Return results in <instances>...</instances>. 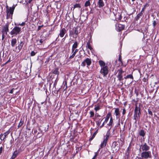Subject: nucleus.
Here are the masks:
<instances>
[{
    "label": "nucleus",
    "mask_w": 159,
    "mask_h": 159,
    "mask_svg": "<svg viewBox=\"0 0 159 159\" xmlns=\"http://www.w3.org/2000/svg\"><path fill=\"white\" fill-rule=\"evenodd\" d=\"M139 134L140 135L143 137L145 135L144 131L143 130H141L139 133Z\"/></svg>",
    "instance_id": "a878e982"
},
{
    "label": "nucleus",
    "mask_w": 159,
    "mask_h": 159,
    "mask_svg": "<svg viewBox=\"0 0 159 159\" xmlns=\"http://www.w3.org/2000/svg\"><path fill=\"white\" fill-rule=\"evenodd\" d=\"M75 48L72 47V53H74V52L75 51Z\"/></svg>",
    "instance_id": "603ef678"
},
{
    "label": "nucleus",
    "mask_w": 159,
    "mask_h": 159,
    "mask_svg": "<svg viewBox=\"0 0 159 159\" xmlns=\"http://www.w3.org/2000/svg\"><path fill=\"white\" fill-rule=\"evenodd\" d=\"M3 148L1 147L0 148V154L2 152Z\"/></svg>",
    "instance_id": "49530a36"
},
{
    "label": "nucleus",
    "mask_w": 159,
    "mask_h": 159,
    "mask_svg": "<svg viewBox=\"0 0 159 159\" xmlns=\"http://www.w3.org/2000/svg\"><path fill=\"white\" fill-rule=\"evenodd\" d=\"M113 122V119H112V117H111L110 118L109 122V123L108 124H107V125L108 126H111L112 125Z\"/></svg>",
    "instance_id": "b1692460"
},
{
    "label": "nucleus",
    "mask_w": 159,
    "mask_h": 159,
    "mask_svg": "<svg viewBox=\"0 0 159 159\" xmlns=\"http://www.w3.org/2000/svg\"><path fill=\"white\" fill-rule=\"evenodd\" d=\"M145 8V5L144 7H143V8L142 9V10L140 12L143 13V11H144Z\"/></svg>",
    "instance_id": "a18cd8bd"
},
{
    "label": "nucleus",
    "mask_w": 159,
    "mask_h": 159,
    "mask_svg": "<svg viewBox=\"0 0 159 159\" xmlns=\"http://www.w3.org/2000/svg\"><path fill=\"white\" fill-rule=\"evenodd\" d=\"M148 114L151 115V116H152V111L150 110L149 109L148 110Z\"/></svg>",
    "instance_id": "58836bf2"
},
{
    "label": "nucleus",
    "mask_w": 159,
    "mask_h": 159,
    "mask_svg": "<svg viewBox=\"0 0 159 159\" xmlns=\"http://www.w3.org/2000/svg\"><path fill=\"white\" fill-rule=\"evenodd\" d=\"M97 156V154H96L94 156V157L93 158V159H95V158Z\"/></svg>",
    "instance_id": "5fc2aeb1"
},
{
    "label": "nucleus",
    "mask_w": 159,
    "mask_h": 159,
    "mask_svg": "<svg viewBox=\"0 0 159 159\" xmlns=\"http://www.w3.org/2000/svg\"><path fill=\"white\" fill-rule=\"evenodd\" d=\"M98 5L99 8H101L104 6V3L103 0H99L98 3Z\"/></svg>",
    "instance_id": "2eb2a0df"
},
{
    "label": "nucleus",
    "mask_w": 159,
    "mask_h": 159,
    "mask_svg": "<svg viewBox=\"0 0 159 159\" xmlns=\"http://www.w3.org/2000/svg\"><path fill=\"white\" fill-rule=\"evenodd\" d=\"M133 2L135 0H132Z\"/></svg>",
    "instance_id": "e2e57ef3"
},
{
    "label": "nucleus",
    "mask_w": 159,
    "mask_h": 159,
    "mask_svg": "<svg viewBox=\"0 0 159 159\" xmlns=\"http://www.w3.org/2000/svg\"><path fill=\"white\" fill-rule=\"evenodd\" d=\"M99 64L101 67V68H104L107 67L105 63L102 61H99Z\"/></svg>",
    "instance_id": "f3484780"
},
{
    "label": "nucleus",
    "mask_w": 159,
    "mask_h": 159,
    "mask_svg": "<svg viewBox=\"0 0 159 159\" xmlns=\"http://www.w3.org/2000/svg\"><path fill=\"white\" fill-rule=\"evenodd\" d=\"M9 8L10 7H9L7 6L6 7L7 10H8V9H9Z\"/></svg>",
    "instance_id": "4d7b16f0"
},
{
    "label": "nucleus",
    "mask_w": 159,
    "mask_h": 159,
    "mask_svg": "<svg viewBox=\"0 0 159 159\" xmlns=\"http://www.w3.org/2000/svg\"><path fill=\"white\" fill-rule=\"evenodd\" d=\"M52 73L54 74L57 75H58L59 73L58 71V68H55L53 71Z\"/></svg>",
    "instance_id": "aec40b11"
},
{
    "label": "nucleus",
    "mask_w": 159,
    "mask_h": 159,
    "mask_svg": "<svg viewBox=\"0 0 159 159\" xmlns=\"http://www.w3.org/2000/svg\"><path fill=\"white\" fill-rule=\"evenodd\" d=\"M78 43L77 41H75L74 44L73 45L72 47L76 49L78 46Z\"/></svg>",
    "instance_id": "bb28decb"
},
{
    "label": "nucleus",
    "mask_w": 159,
    "mask_h": 159,
    "mask_svg": "<svg viewBox=\"0 0 159 159\" xmlns=\"http://www.w3.org/2000/svg\"><path fill=\"white\" fill-rule=\"evenodd\" d=\"M111 114L110 113H108L107 114V115L106 116V119L104 121V122H105V123H107V122L110 117L111 116Z\"/></svg>",
    "instance_id": "a211bd4d"
},
{
    "label": "nucleus",
    "mask_w": 159,
    "mask_h": 159,
    "mask_svg": "<svg viewBox=\"0 0 159 159\" xmlns=\"http://www.w3.org/2000/svg\"><path fill=\"white\" fill-rule=\"evenodd\" d=\"M87 47L90 50H91L92 49V48L91 47V45L88 42L87 43Z\"/></svg>",
    "instance_id": "7c9ffc66"
},
{
    "label": "nucleus",
    "mask_w": 159,
    "mask_h": 159,
    "mask_svg": "<svg viewBox=\"0 0 159 159\" xmlns=\"http://www.w3.org/2000/svg\"><path fill=\"white\" fill-rule=\"evenodd\" d=\"M33 0H29L28 2L30 3L31 1H33Z\"/></svg>",
    "instance_id": "13d9d810"
},
{
    "label": "nucleus",
    "mask_w": 159,
    "mask_h": 159,
    "mask_svg": "<svg viewBox=\"0 0 159 159\" xmlns=\"http://www.w3.org/2000/svg\"><path fill=\"white\" fill-rule=\"evenodd\" d=\"M118 27L119 28V30L120 31L124 29L125 28V26L122 24H119L118 25Z\"/></svg>",
    "instance_id": "6ab92c4d"
},
{
    "label": "nucleus",
    "mask_w": 159,
    "mask_h": 159,
    "mask_svg": "<svg viewBox=\"0 0 159 159\" xmlns=\"http://www.w3.org/2000/svg\"><path fill=\"white\" fill-rule=\"evenodd\" d=\"M43 25H41V26H39V27H38V31H39V30H40L41 29V28L43 27Z\"/></svg>",
    "instance_id": "c03bdc74"
},
{
    "label": "nucleus",
    "mask_w": 159,
    "mask_h": 159,
    "mask_svg": "<svg viewBox=\"0 0 159 159\" xmlns=\"http://www.w3.org/2000/svg\"><path fill=\"white\" fill-rule=\"evenodd\" d=\"M124 78L125 79L130 78V79H132V80H133V77L132 75L129 74V75H128L126 76Z\"/></svg>",
    "instance_id": "5701e85b"
},
{
    "label": "nucleus",
    "mask_w": 159,
    "mask_h": 159,
    "mask_svg": "<svg viewBox=\"0 0 159 159\" xmlns=\"http://www.w3.org/2000/svg\"><path fill=\"white\" fill-rule=\"evenodd\" d=\"M97 133V130H96L93 134V135H92V137H91V138H90L89 139V140L90 141H91V140H92L94 138V137H95L96 135V134Z\"/></svg>",
    "instance_id": "cd10ccee"
},
{
    "label": "nucleus",
    "mask_w": 159,
    "mask_h": 159,
    "mask_svg": "<svg viewBox=\"0 0 159 159\" xmlns=\"http://www.w3.org/2000/svg\"><path fill=\"white\" fill-rule=\"evenodd\" d=\"M122 83V85L123 84V83L122 82H121Z\"/></svg>",
    "instance_id": "0e129e2a"
},
{
    "label": "nucleus",
    "mask_w": 159,
    "mask_h": 159,
    "mask_svg": "<svg viewBox=\"0 0 159 159\" xmlns=\"http://www.w3.org/2000/svg\"><path fill=\"white\" fill-rule=\"evenodd\" d=\"M13 89H13V88L12 89H11V90H10V92H9V93H13Z\"/></svg>",
    "instance_id": "3c124183"
},
{
    "label": "nucleus",
    "mask_w": 159,
    "mask_h": 159,
    "mask_svg": "<svg viewBox=\"0 0 159 159\" xmlns=\"http://www.w3.org/2000/svg\"><path fill=\"white\" fill-rule=\"evenodd\" d=\"M109 138V135H106V138H105L104 139V140L101 143L100 145V148H102L103 147H105L107 144V140Z\"/></svg>",
    "instance_id": "1a4fd4ad"
},
{
    "label": "nucleus",
    "mask_w": 159,
    "mask_h": 159,
    "mask_svg": "<svg viewBox=\"0 0 159 159\" xmlns=\"http://www.w3.org/2000/svg\"><path fill=\"white\" fill-rule=\"evenodd\" d=\"M119 17L118 19V20H120L121 19V15H119Z\"/></svg>",
    "instance_id": "864d4df0"
},
{
    "label": "nucleus",
    "mask_w": 159,
    "mask_h": 159,
    "mask_svg": "<svg viewBox=\"0 0 159 159\" xmlns=\"http://www.w3.org/2000/svg\"><path fill=\"white\" fill-rule=\"evenodd\" d=\"M156 24H157L155 20L153 21V26L154 27H155V26L156 25Z\"/></svg>",
    "instance_id": "37998d69"
},
{
    "label": "nucleus",
    "mask_w": 159,
    "mask_h": 159,
    "mask_svg": "<svg viewBox=\"0 0 159 159\" xmlns=\"http://www.w3.org/2000/svg\"><path fill=\"white\" fill-rule=\"evenodd\" d=\"M138 159H143L142 158H141L140 157H137Z\"/></svg>",
    "instance_id": "bf43d9fd"
},
{
    "label": "nucleus",
    "mask_w": 159,
    "mask_h": 159,
    "mask_svg": "<svg viewBox=\"0 0 159 159\" xmlns=\"http://www.w3.org/2000/svg\"><path fill=\"white\" fill-rule=\"evenodd\" d=\"M9 24L7 23L2 27V33L5 32L6 34L7 35V32L9 31Z\"/></svg>",
    "instance_id": "9d476101"
},
{
    "label": "nucleus",
    "mask_w": 159,
    "mask_h": 159,
    "mask_svg": "<svg viewBox=\"0 0 159 159\" xmlns=\"http://www.w3.org/2000/svg\"><path fill=\"white\" fill-rule=\"evenodd\" d=\"M15 8V6H13L12 7H10L9 9L7 10V13H8L13 15V12Z\"/></svg>",
    "instance_id": "4468645a"
},
{
    "label": "nucleus",
    "mask_w": 159,
    "mask_h": 159,
    "mask_svg": "<svg viewBox=\"0 0 159 159\" xmlns=\"http://www.w3.org/2000/svg\"><path fill=\"white\" fill-rule=\"evenodd\" d=\"M75 55V53H73V54L69 57V59H72V58L74 57Z\"/></svg>",
    "instance_id": "e433bc0d"
},
{
    "label": "nucleus",
    "mask_w": 159,
    "mask_h": 159,
    "mask_svg": "<svg viewBox=\"0 0 159 159\" xmlns=\"http://www.w3.org/2000/svg\"><path fill=\"white\" fill-rule=\"evenodd\" d=\"M37 53L36 51H32L31 52L30 55L31 56H34Z\"/></svg>",
    "instance_id": "2f4dec72"
},
{
    "label": "nucleus",
    "mask_w": 159,
    "mask_h": 159,
    "mask_svg": "<svg viewBox=\"0 0 159 159\" xmlns=\"http://www.w3.org/2000/svg\"><path fill=\"white\" fill-rule=\"evenodd\" d=\"M17 156V154L15 152H14V153H13V154L12 156V157H11V158L12 159H14Z\"/></svg>",
    "instance_id": "72a5a7b5"
},
{
    "label": "nucleus",
    "mask_w": 159,
    "mask_h": 159,
    "mask_svg": "<svg viewBox=\"0 0 159 159\" xmlns=\"http://www.w3.org/2000/svg\"><path fill=\"white\" fill-rule=\"evenodd\" d=\"M105 123V122H104H104L102 123V125L100 127H103V126H104V123Z\"/></svg>",
    "instance_id": "6e6d98bb"
},
{
    "label": "nucleus",
    "mask_w": 159,
    "mask_h": 159,
    "mask_svg": "<svg viewBox=\"0 0 159 159\" xmlns=\"http://www.w3.org/2000/svg\"><path fill=\"white\" fill-rule=\"evenodd\" d=\"M150 148L146 143H144L140 146L139 150L140 152L148 151Z\"/></svg>",
    "instance_id": "20e7f679"
},
{
    "label": "nucleus",
    "mask_w": 159,
    "mask_h": 159,
    "mask_svg": "<svg viewBox=\"0 0 159 159\" xmlns=\"http://www.w3.org/2000/svg\"><path fill=\"white\" fill-rule=\"evenodd\" d=\"M90 0H88L87 1H86L85 3L84 6L86 7L89 6L90 5Z\"/></svg>",
    "instance_id": "393cba45"
},
{
    "label": "nucleus",
    "mask_w": 159,
    "mask_h": 159,
    "mask_svg": "<svg viewBox=\"0 0 159 159\" xmlns=\"http://www.w3.org/2000/svg\"><path fill=\"white\" fill-rule=\"evenodd\" d=\"M100 124V122H98V124H97V125H99Z\"/></svg>",
    "instance_id": "052dcab7"
},
{
    "label": "nucleus",
    "mask_w": 159,
    "mask_h": 159,
    "mask_svg": "<svg viewBox=\"0 0 159 159\" xmlns=\"http://www.w3.org/2000/svg\"><path fill=\"white\" fill-rule=\"evenodd\" d=\"M81 6L80 4L78 3H77L75 4V5H74L73 8L74 9L76 8H81Z\"/></svg>",
    "instance_id": "c85d7f7f"
},
{
    "label": "nucleus",
    "mask_w": 159,
    "mask_h": 159,
    "mask_svg": "<svg viewBox=\"0 0 159 159\" xmlns=\"http://www.w3.org/2000/svg\"><path fill=\"white\" fill-rule=\"evenodd\" d=\"M92 63V61L91 59L87 58L84 60L82 62L81 65L83 67H84L86 65H87V67H89V66H90Z\"/></svg>",
    "instance_id": "39448f33"
},
{
    "label": "nucleus",
    "mask_w": 159,
    "mask_h": 159,
    "mask_svg": "<svg viewBox=\"0 0 159 159\" xmlns=\"http://www.w3.org/2000/svg\"><path fill=\"white\" fill-rule=\"evenodd\" d=\"M118 73L117 75V77L118 78V80L120 81H122L123 80V78L122 76V73L124 72L122 69L121 68H120L118 70Z\"/></svg>",
    "instance_id": "423d86ee"
},
{
    "label": "nucleus",
    "mask_w": 159,
    "mask_h": 159,
    "mask_svg": "<svg viewBox=\"0 0 159 159\" xmlns=\"http://www.w3.org/2000/svg\"><path fill=\"white\" fill-rule=\"evenodd\" d=\"M115 112L116 113V118H118V116L119 117L120 116V113L119 112V109L118 108H116L115 109Z\"/></svg>",
    "instance_id": "4be33fe9"
},
{
    "label": "nucleus",
    "mask_w": 159,
    "mask_h": 159,
    "mask_svg": "<svg viewBox=\"0 0 159 159\" xmlns=\"http://www.w3.org/2000/svg\"><path fill=\"white\" fill-rule=\"evenodd\" d=\"M135 107L134 110V119L135 120V123H136L137 121L139 120L140 115L141 114L140 109L137 106V103L135 104Z\"/></svg>",
    "instance_id": "f257e3e1"
},
{
    "label": "nucleus",
    "mask_w": 159,
    "mask_h": 159,
    "mask_svg": "<svg viewBox=\"0 0 159 159\" xmlns=\"http://www.w3.org/2000/svg\"><path fill=\"white\" fill-rule=\"evenodd\" d=\"M3 136L2 137V139H3Z\"/></svg>",
    "instance_id": "69168bd1"
},
{
    "label": "nucleus",
    "mask_w": 159,
    "mask_h": 159,
    "mask_svg": "<svg viewBox=\"0 0 159 159\" xmlns=\"http://www.w3.org/2000/svg\"><path fill=\"white\" fill-rule=\"evenodd\" d=\"M108 67L101 68L100 73L103 75V76H106L108 74Z\"/></svg>",
    "instance_id": "0eeeda50"
},
{
    "label": "nucleus",
    "mask_w": 159,
    "mask_h": 159,
    "mask_svg": "<svg viewBox=\"0 0 159 159\" xmlns=\"http://www.w3.org/2000/svg\"><path fill=\"white\" fill-rule=\"evenodd\" d=\"M89 113L90 114V117H93L94 116V112L92 111H90V112H89Z\"/></svg>",
    "instance_id": "f704fd0d"
},
{
    "label": "nucleus",
    "mask_w": 159,
    "mask_h": 159,
    "mask_svg": "<svg viewBox=\"0 0 159 159\" xmlns=\"http://www.w3.org/2000/svg\"><path fill=\"white\" fill-rule=\"evenodd\" d=\"M21 30L20 27L16 26L10 31V34L12 35L11 37L12 38L14 36L17 35L18 34L19 35Z\"/></svg>",
    "instance_id": "f03ea898"
},
{
    "label": "nucleus",
    "mask_w": 159,
    "mask_h": 159,
    "mask_svg": "<svg viewBox=\"0 0 159 159\" xmlns=\"http://www.w3.org/2000/svg\"><path fill=\"white\" fill-rule=\"evenodd\" d=\"M111 147L113 151L115 152H117L119 149L118 144L116 142L113 143Z\"/></svg>",
    "instance_id": "6e6552de"
},
{
    "label": "nucleus",
    "mask_w": 159,
    "mask_h": 159,
    "mask_svg": "<svg viewBox=\"0 0 159 159\" xmlns=\"http://www.w3.org/2000/svg\"><path fill=\"white\" fill-rule=\"evenodd\" d=\"M7 19H8L10 18H12V15L8 13H7Z\"/></svg>",
    "instance_id": "c756f323"
},
{
    "label": "nucleus",
    "mask_w": 159,
    "mask_h": 159,
    "mask_svg": "<svg viewBox=\"0 0 159 159\" xmlns=\"http://www.w3.org/2000/svg\"><path fill=\"white\" fill-rule=\"evenodd\" d=\"M80 32H79L78 30V28H75L74 31V34L77 35Z\"/></svg>",
    "instance_id": "c9c22d12"
},
{
    "label": "nucleus",
    "mask_w": 159,
    "mask_h": 159,
    "mask_svg": "<svg viewBox=\"0 0 159 159\" xmlns=\"http://www.w3.org/2000/svg\"><path fill=\"white\" fill-rule=\"evenodd\" d=\"M100 109V107L99 106H98L97 107H95L94 108V109L96 111H97L99 110Z\"/></svg>",
    "instance_id": "4c0bfd02"
},
{
    "label": "nucleus",
    "mask_w": 159,
    "mask_h": 159,
    "mask_svg": "<svg viewBox=\"0 0 159 159\" xmlns=\"http://www.w3.org/2000/svg\"><path fill=\"white\" fill-rule=\"evenodd\" d=\"M24 44V42L23 41H21L20 43L19 44L18 46L16 47V49H17L18 50V52H19L22 49Z\"/></svg>",
    "instance_id": "9b49d317"
},
{
    "label": "nucleus",
    "mask_w": 159,
    "mask_h": 159,
    "mask_svg": "<svg viewBox=\"0 0 159 159\" xmlns=\"http://www.w3.org/2000/svg\"><path fill=\"white\" fill-rule=\"evenodd\" d=\"M126 113V110L125 108L123 109L122 114L123 115H124Z\"/></svg>",
    "instance_id": "79ce46f5"
},
{
    "label": "nucleus",
    "mask_w": 159,
    "mask_h": 159,
    "mask_svg": "<svg viewBox=\"0 0 159 159\" xmlns=\"http://www.w3.org/2000/svg\"><path fill=\"white\" fill-rule=\"evenodd\" d=\"M43 41H44V40H43L42 39L40 40L39 41V42L40 43L39 44H42L43 43Z\"/></svg>",
    "instance_id": "09e8293b"
},
{
    "label": "nucleus",
    "mask_w": 159,
    "mask_h": 159,
    "mask_svg": "<svg viewBox=\"0 0 159 159\" xmlns=\"http://www.w3.org/2000/svg\"><path fill=\"white\" fill-rule=\"evenodd\" d=\"M143 14V13L140 12L139 13L135 18L136 20H138L140 18V17L142 16Z\"/></svg>",
    "instance_id": "412c9836"
},
{
    "label": "nucleus",
    "mask_w": 159,
    "mask_h": 159,
    "mask_svg": "<svg viewBox=\"0 0 159 159\" xmlns=\"http://www.w3.org/2000/svg\"><path fill=\"white\" fill-rule=\"evenodd\" d=\"M141 157L143 159H148L151 157V152L150 151H144L141 153Z\"/></svg>",
    "instance_id": "7ed1b4c3"
},
{
    "label": "nucleus",
    "mask_w": 159,
    "mask_h": 159,
    "mask_svg": "<svg viewBox=\"0 0 159 159\" xmlns=\"http://www.w3.org/2000/svg\"><path fill=\"white\" fill-rule=\"evenodd\" d=\"M5 36L4 33H2V41L5 38Z\"/></svg>",
    "instance_id": "a19ab883"
},
{
    "label": "nucleus",
    "mask_w": 159,
    "mask_h": 159,
    "mask_svg": "<svg viewBox=\"0 0 159 159\" xmlns=\"http://www.w3.org/2000/svg\"><path fill=\"white\" fill-rule=\"evenodd\" d=\"M10 133V131L8 130L5 132L4 134H1L0 135L1 140H4Z\"/></svg>",
    "instance_id": "f8f14e48"
},
{
    "label": "nucleus",
    "mask_w": 159,
    "mask_h": 159,
    "mask_svg": "<svg viewBox=\"0 0 159 159\" xmlns=\"http://www.w3.org/2000/svg\"><path fill=\"white\" fill-rule=\"evenodd\" d=\"M97 117H99V116H100V115H97Z\"/></svg>",
    "instance_id": "680f3d73"
},
{
    "label": "nucleus",
    "mask_w": 159,
    "mask_h": 159,
    "mask_svg": "<svg viewBox=\"0 0 159 159\" xmlns=\"http://www.w3.org/2000/svg\"><path fill=\"white\" fill-rule=\"evenodd\" d=\"M119 61H120L121 63H122L121 57L120 56L119 57Z\"/></svg>",
    "instance_id": "de8ad7c7"
},
{
    "label": "nucleus",
    "mask_w": 159,
    "mask_h": 159,
    "mask_svg": "<svg viewBox=\"0 0 159 159\" xmlns=\"http://www.w3.org/2000/svg\"><path fill=\"white\" fill-rule=\"evenodd\" d=\"M23 121H22V120L21 119L18 125V127L19 128L23 124Z\"/></svg>",
    "instance_id": "473e14b6"
},
{
    "label": "nucleus",
    "mask_w": 159,
    "mask_h": 159,
    "mask_svg": "<svg viewBox=\"0 0 159 159\" xmlns=\"http://www.w3.org/2000/svg\"><path fill=\"white\" fill-rule=\"evenodd\" d=\"M66 33V30L65 28H63L60 30L59 36L60 37H63Z\"/></svg>",
    "instance_id": "ddd939ff"
},
{
    "label": "nucleus",
    "mask_w": 159,
    "mask_h": 159,
    "mask_svg": "<svg viewBox=\"0 0 159 159\" xmlns=\"http://www.w3.org/2000/svg\"><path fill=\"white\" fill-rule=\"evenodd\" d=\"M17 43V40L16 38L12 39L11 41V45L12 47H14Z\"/></svg>",
    "instance_id": "dca6fc26"
},
{
    "label": "nucleus",
    "mask_w": 159,
    "mask_h": 159,
    "mask_svg": "<svg viewBox=\"0 0 159 159\" xmlns=\"http://www.w3.org/2000/svg\"><path fill=\"white\" fill-rule=\"evenodd\" d=\"M25 25V22H23L21 24H19L18 25H21L22 26H24Z\"/></svg>",
    "instance_id": "ea45409f"
},
{
    "label": "nucleus",
    "mask_w": 159,
    "mask_h": 159,
    "mask_svg": "<svg viewBox=\"0 0 159 159\" xmlns=\"http://www.w3.org/2000/svg\"><path fill=\"white\" fill-rule=\"evenodd\" d=\"M78 49H75V51L74 52V53L76 54V53L78 51Z\"/></svg>",
    "instance_id": "8fccbe9b"
}]
</instances>
